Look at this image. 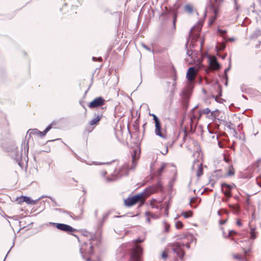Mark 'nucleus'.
I'll list each match as a JSON object with an SVG mask.
<instances>
[{
    "label": "nucleus",
    "mask_w": 261,
    "mask_h": 261,
    "mask_svg": "<svg viewBox=\"0 0 261 261\" xmlns=\"http://www.w3.org/2000/svg\"><path fill=\"white\" fill-rule=\"evenodd\" d=\"M137 151L134 150L133 153L132 155V161L131 166L129 167L127 164H124L121 168V169H118L117 174L118 176L121 177L127 174V172L129 170H134L137 163V160L138 157L136 156Z\"/></svg>",
    "instance_id": "1"
},
{
    "label": "nucleus",
    "mask_w": 261,
    "mask_h": 261,
    "mask_svg": "<svg viewBox=\"0 0 261 261\" xmlns=\"http://www.w3.org/2000/svg\"><path fill=\"white\" fill-rule=\"evenodd\" d=\"M196 61L195 59H193L192 61H190L189 64L192 65L194 62V65H203L201 64L202 61H206L208 63V65H220L217 62V58L214 56L206 55L203 57L202 60L196 57Z\"/></svg>",
    "instance_id": "2"
},
{
    "label": "nucleus",
    "mask_w": 261,
    "mask_h": 261,
    "mask_svg": "<svg viewBox=\"0 0 261 261\" xmlns=\"http://www.w3.org/2000/svg\"><path fill=\"white\" fill-rule=\"evenodd\" d=\"M21 146H23V154L27 155L29 151V145L28 143L24 142ZM23 149L22 148L21 152L19 153L17 150H14L11 153V155L16 161L18 163V164L20 166L21 161L22 160V157L23 155Z\"/></svg>",
    "instance_id": "3"
},
{
    "label": "nucleus",
    "mask_w": 261,
    "mask_h": 261,
    "mask_svg": "<svg viewBox=\"0 0 261 261\" xmlns=\"http://www.w3.org/2000/svg\"><path fill=\"white\" fill-rule=\"evenodd\" d=\"M144 193H140L133 196L129 197L124 200V204L127 207L132 206L140 201L143 203L144 201Z\"/></svg>",
    "instance_id": "4"
},
{
    "label": "nucleus",
    "mask_w": 261,
    "mask_h": 261,
    "mask_svg": "<svg viewBox=\"0 0 261 261\" xmlns=\"http://www.w3.org/2000/svg\"><path fill=\"white\" fill-rule=\"evenodd\" d=\"M89 240L88 242L83 244L80 248V252L83 258H85L86 255H90L93 252L94 240Z\"/></svg>",
    "instance_id": "5"
},
{
    "label": "nucleus",
    "mask_w": 261,
    "mask_h": 261,
    "mask_svg": "<svg viewBox=\"0 0 261 261\" xmlns=\"http://www.w3.org/2000/svg\"><path fill=\"white\" fill-rule=\"evenodd\" d=\"M143 250L139 246H136L133 249L129 261H141V255Z\"/></svg>",
    "instance_id": "6"
},
{
    "label": "nucleus",
    "mask_w": 261,
    "mask_h": 261,
    "mask_svg": "<svg viewBox=\"0 0 261 261\" xmlns=\"http://www.w3.org/2000/svg\"><path fill=\"white\" fill-rule=\"evenodd\" d=\"M48 225H53L55 226L57 229L65 231L66 232H71L76 230L75 229L73 228L69 225L65 224L63 223H57L54 222H49Z\"/></svg>",
    "instance_id": "7"
},
{
    "label": "nucleus",
    "mask_w": 261,
    "mask_h": 261,
    "mask_svg": "<svg viewBox=\"0 0 261 261\" xmlns=\"http://www.w3.org/2000/svg\"><path fill=\"white\" fill-rule=\"evenodd\" d=\"M195 67L196 66H191L187 71L186 77L190 83L194 82L196 77L197 69Z\"/></svg>",
    "instance_id": "8"
},
{
    "label": "nucleus",
    "mask_w": 261,
    "mask_h": 261,
    "mask_svg": "<svg viewBox=\"0 0 261 261\" xmlns=\"http://www.w3.org/2000/svg\"><path fill=\"white\" fill-rule=\"evenodd\" d=\"M51 128L52 124H51L49 125L43 132H41L37 128L30 129L28 131V134H29L30 136H31V135H33L36 136H39L41 137H44Z\"/></svg>",
    "instance_id": "9"
},
{
    "label": "nucleus",
    "mask_w": 261,
    "mask_h": 261,
    "mask_svg": "<svg viewBox=\"0 0 261 261\" xmlns=\"http://www.w3.org/2000/svg\"><path fill=\"white\" fill-rule=\"evenodd\" d=\"M106 100L101 96H99L94 99L88 105V107L91 108H96L104 105Z\"/></svg>",
    "instance_id": "10"
},
{
    "label": "nucleus",
    "mask_w": 261,
    "mask_h": 261,
    "mask_svg": "<svg viewBox=\"0 0 261 261\" xmlns=\"http://www.w3.org/2000/svg\"><path fill=\"white\" fill-rule=\"evenodd\" d=\"M154 133L163 139L165 140L167 138L166 131L162 128L161 123L155 125Z\"/></svg>",
    "instance_id": "11"
},
{
    "label": "nucleus",
    "mask_w": 261,
    "mask_h": 261,
    "mask_svg": "<svg viewBox=\"0 0 261 261\" xmlns=\"http://www.w3.org/2000/svg\"><path fill=\"white\" fill-rule=\"evenodd\" d=\"M44 196H41L36 200H32L30 197L27 196H21L18 197L16 200L18 201V202L20 203L22 202H25L26 203L31 205H35L36 204L37 202L40 200Z\"/></svg>",
    "instance_id": "12"
},
{
    "label": "nucleus",
    "mask_w": 261,
    "mask_h": 261,
    "mask_svg": "<svg viewBox=\"0 0 261 261\" xmlns=\"http://www.w3.org/2000/svg\"><path fill=\"white\" fill-rule=\"evenodd\" d=\"M202 164L199 161L195 160L192 166V170H196V175L200 177L203 174Z\"/></svg>",
    "instance_id": "13"
},
{
    "label": "nucleus",
    "mask_w": 261,
    "mask_h": 261,
    "mask_svg": "<svg viewBox=\"0 0 261 261\" xmlns=\"http://www.w3.org/2000/svg\"><path fill=\"white\" fill-rule=\"evenodd\" d=\"M181 247V243H177L173 248V251L176 253L177 255H178L180 259H182L185 255V252Z\"/></svg>",
    "instance_id": "14"
},
{
    "label": "nucleus",
    "mask_w": 261,
    "mask_h": 261,
    "mask_svg": "<svg viewBox=\"0 0 261 261\" xmlns=\"http://www.w3.org/2000/svg\"><path fill=\"white\" fill-rule=\"evenodd\" d=\"M195 27H193L189 33V37L191 39V41L190 43V45H192L193 47H194V43L195 41L197 40V39L199 38V30H198V32L196 33H194L192 32L194 30Z\"/></svg>",
    "instance_id": "15"
},
{
    "label": "nucleus",
    "mask_w": 261,
    "mask_h": 261,
    "mask_svg": "<svg viewBox=\"0 0 261 261\" xmlns=\"http://www.w3.org/2000/svg\"><path fill=\"white\" fill-rule=\"evenodd\" d=\"M222 191L225 196L228 197H230L231 187L230 185L226 184H222L221 185Z\"/></svg>",
    "instance_id": "16"
},
{
    "label": "nucleus",
    "mask_w": 261,
    "mask_h": 261,
    "mask_svg": "<svg viewBox=\"0 0 261 261\" xmlns=\"http://www.w3.org/2000/svg\"><path fill=\"white\" fill-rule=\"evenodd\" d=\"M162 184L159 181L154 187H149L148 189H147L146 190H149V193L148 194H150L151 193H154L157 192L158 191L161 190L162 189Z\"/></svg>",
    "instance_id": "17"
},
{
    "label": "nucleus",
    "mask_w": 261,
    "mask_h": 261,
    "mask_svg": "<svg viewBox=\"0 0 261 261\" xmlns=\"http://www.w3.org/2000/svg\"><path fill=\"white\" fill-rule=\"evenodd\" d=\"M102 116V114H97L94 118H93L89 122V124L91 125L96 124L101 119Z\"/></svg>",
    "instance_id": "18"
},
{
    "label": "nucleus",
    "mask_w": 261,
    "mask_h": 261,
    "mask_svg": "<svg viewBox=\"0 0 261 261\" xmlns=\"http://www.w3.org/2000/svg\"><path fill=\"white\" fill-rule=\"evenodd\" d=\"M219 112L218 110L211 112L210 114L208 115V118L214 120L219 116Z\"/></svg>",
    "instance_id": "19"
},
{
    "label": "nucleus",
    "mask_w": 261,
    "mask_h": 261,
    "mask_svg": "<svg viewBox=\"0 0 261 261\" xmlns=\"http://www.w3.org/2000/svg\"><path fill=\"white\" fill-rule=\"evenodd\" d=\"M182 215L185 218H188L192 216V212L191 211L185 212L182 213Z\"/></svg>",
    "instance_id": "20"
},
{
    "label": "nucleus",
    "mask_w": 261,
    "mask_h": 261,
    "mask_svg": "<svg viewBox=\"0 0 261 261\" xmlns=\"http://www.w3.org/2000/svg\"><path fill=\"white\" fill-rule=\"evenodd\" d=\"M197 200V198L195 197H193L191 198L190 201V204L192 207L196 208L197 207L196 205H195L194 203L196 202Z\"/></svg>",
    "instance_id": "21"
},
{
    "label": "nucleus",
    "mask_w": 261,
    "mask_h": 261,
    "mask_svg": "<svg viewBox=\"0 0 261 261\" xmlns=\"http://www.w3.org/2000/svg\"><path fill=\"white\" fill-rule=\"evenodd\" d=\"M230 69V66H229L228 68H226L224 70V76L226 79V83H225V86L227 85V80H228V76H227V72H228Z\"/></svg>",
    "instance_id": "22"
},
{
    "label": "nucleus",
    "mask_w": 261,
    "mask_h": 261,
    "mask_svg": "<svg viewBox=\"0 0 261 261\" xmlns=\"http://www.w3.org/2000/svg\"><path fill=\"white\" fill-rule=\"evenodd\" d=\"M150 115L152 116L153 117V120L154 121L155 125L161 123L159 119L158 118V117L155 114H150Z\"/></svg>",
    "instance_id": "23"
},
{
    "label": "nucleus",
    "mask_w": 261,
    "mask_h": 261,
    "mask_svg": "<svg viewBox=\"0 0 261 261\" xmlns=\"http://www.w3.org/2000/svg\"><path fill=\"white\" fill-rule=\"evenodd\" d=\"M255 229V228H251L250 239H255L256 238Z\"/></svg>",
    "instance_id": "24"
},
{
    "label": "nucleus",
    "mask_w": 261,
    "mask_h": 261,
    "mask_svg": "<svg viewBox=\"0 0 261 261\" xmlns=\"http://www.w3.org/2000/svg\"><path fill=\"white\" fill-rule=\"evenodd\" d=\"M110 213L111 212L109 211L103 214L102 218V220L103 222L105 221L107 219Z\"/></svg>",
    "instance_id": "25"
},
{
    "label": "nucleus",
    "mask_w": 261,
    "mask_h": 261,
    "mask_svg": "<svg viewBox=\"0 0 261 261\" xmlns=\"http://www.w3.org/2000/svg\"><path fill=\"white\" fill-rule=\"evenodd\" d=\"M225 44L224 43H222L220 44L218 46H217V48L219 50H222L225 48Z\"/></svg>",
    "instance_id": "26"
},
{
    "label": "nucleus",
    "mask_w": 261,
    "mask_h": 261,
    "mask_svg": "<svg viewBox=\"0 0 261 261\" xmlns=\"http://www.w3.org/2000/svg\"><path fill=\"white\" fill-rule=\"evenodd\" d=\"M211 110L209 109L208 108H205V109H203V110H202L201 113L202 114H207V115H210V113H211Z\"/></svg>",
    "instance_id": "27"
},
{
    "label": "nucleus",
    "mask_w": 261,
    "mask_h": 261,
    "mask_svg": "<svg viewBox=\"0 0 261 261\" xmlns=\"http://www.w3.org/2000/svg\"><path fill=\"white\" fill-rule=\"evenodd\" d=\"M156 202L155 199H152L150 202V205L152 208H158V206L155 204V202Z\"/></svg>",
    "instance_id": "28"
},
{
    "label": "nucleus",
    "mask_w": 261,
    "mask_h": 261,
    "mask_svg": "<svg viewBox=\"0 0 261 261\" xmlns=\"http://www.w3.org/2000/svg\"><path fill=\"white\" fill-rule=\"evenodd\" d=\"M175 226L177 229H180L182 227L183 224L180 221H177L175 223Z\"/></svg>",
    "instance_id": "29"
},
{
    "label": "nucleus",
    "mask_w": 261,
    "mask_h": 261,
    "mask_svg": "<svg viewBox=\"0 0 261 261\" xmlns=\"http://www.w3.org/2000/svg\"><path fill=\"white\" fill-rule=\"evenodd\" d=\"M181 94L183 96L187 98L189 96V92L188 91V90H184L182 91Z\"/></svg>",
    "instance_id": "30"
},
{
    "label": "nucleus",
    "mask_w": 261,
    "mask_h": 261,
    "mask_svg": "<svg viewBox=\"0 0 261 261\" xmlns=\"http://www.w3.org/2000/svg\"><path fill=\"white\" fill-rule=\"evenodd\" d=\"M141 45H142V46L144 49H145L146 50H148V51H150V52H153V50H152L150 48H149V47H148L146 45H145V44H144V43H142Z\"/></svg>",
    "instance_id": "31"
},
{
    "label": "nucleus",
    "mask_w": 261,
    "mask_h": 261,
    "mask_svg": "<svg viewBox=\"0 0 261 261\" xmlns=\"http://www.w3.org/2000/svg\"><path fill=\"white\" fill-rule=\"evenodd\" d=\"M218 32L221 34V35H223L226 34L227 30H222L220 29H218Z\"/></svg>",
    "instance_id": "32"
},
{
    "label": "nucleus",
    "mask_w": 261,
    "mask_h": 261,
    "mask_svg": "<svg viewBox=\"0 0 261 261\" xmlns=\"http://www.w3.org/2000/svg\"><path fill=\"white\" fill-rule=\"evenodd\" d=\"M165 167V164H162V166L158 169V172L159 174H161L162 171L164 170Z\"/></svg>",
    "instance_id": "33"
},
{
    "label": "nucleus",
    "mask_w": 261,
    "mask_h": 261,
    "mask_svg": "<svg viewBox=\"0 0 261 261\" xmlns=\"http://www.w3.org/2000/svg\"><path fill=\"white\" fill-rule=\"evenodd\" d=\"M168 145H169V143L166 144V149L164 151L161 152V153L163 155H165V154H166L168 153Z\"/></svg>",
    "instance_id": "34"
},
{
    "label": "nucleus",
    "mask_w": 261,
    "mask_h": 261,
    "mask_svg": "<svg viewBox=\"0 0 261 261\" xmlns=\"http://www.w3.org/2000/svg\"><path fill=\"white\" fill-rule=\"evenodd\" d=\"M234 171H233V169H230L229 171L227 173V175L228 176H232V175H234Z\"/></svg>",
    "instance_id": "35"
},
{
    "label": "nucleus",
    "mask_w": 261,
    "mask_h": 261,
    "mask_svg": "<svg viewBox=\"0 0 261 261\" xmlns=\"http://www.w3.org/2000/svg\"><path fill=\"white\" fill-rule=\"evenodd\" d=\"M181 245L182 246V247H186L187 248H190V243H187V244H185L184 243H181Z\"/></svg>",
    "instance_id": "36"
},
{
    "label": "nucleus",
    "mask_w": 261,
    "mask_h": 261,
    "mask_svg": "<svg viewBox=\"0 0 261 261\" xmlns=\"http://www.w3.org/2000/svg\"><path fill=\"white\" fill-rule=\"evenodd\" d=\"M167 257V254L165 252H163L162 254V258L163 259H166Z\"/></svg>",
    "instance_id": "37"
},
{
    "label": "nucleus",
    "mask_w": 261,
    "mask_h": 261,
    "mask_svg": "<svg viewBox=\"0 0 261 261\" xmlns=\"http://www.w3.org/2000/svg\"><path fill=\"white\" fill-rule=\"evenodd\" d=\"M233 257L234 258H235L236 259H239V260H241L243 259V258L241 256H239L238 255H233Z\"/></svg>",
    "instance_id": "38"
},
{
    "label": "nucleus",
    "mask_w": 261,
    "mask_h": 261,
    "mask_svg": "<svg viewBox=\"0 0 261 261\" xmlns=\"http://www.w3.org/2000/svg\"><path fill=\"white\" fill-rule=\"evenodd\" d=\"M236 232L233 231V230H230L229 232V233H228V237H230L231 236L232 234H234L236 233Z\"/></svg>",
    "instance_id": "39"
},
{
    "label": "nucleus",
    "mask_w": 261,
    "mask_h": 261,
    "mask_svg": "<svg viewBox=\"0 0 261 261\" xmlns=\"http://www.w3.org/2000/svg\"><path fill=\"white\" fill-rule=\"evenodd\" d=\"M186 8L190 11V12H192V8L191 6H189V5H187L186 6Z\"/></svg>",
    "instance_id": "40"
},
{
    "label": "nucleus",
    "mask_w": 261,
    "mask_h": 261,
    "mask_svg": "<svg viewBox=\"0 0 261 261\" xmlns=\"http://www.w3.org/2000/svg\"><path fill=\"white\" fill-rule=\"evenodd\" d=\"M176 16H174V19H173V24L174 28L175 27V22H176Z\"/></svg>",
    "instance_id": "41"
},
{
    "label": "nucleus",
    "mask_w": 261,
    "mask_h": 261,
    "mask_svg": "<svg viewBox=\"0 0 261 261\" xmlns=\"http://www.w3.org/2000/svg\"><path fill=\"white\" fill-rule=\"evenodd\" d=\"M226 221V220H220L219 223H220V224L221 225H222V224H224L225 223Z\"/></svg>",
    "instance_id": "42"
},
{
    "label": "nucleus",
    "mask_w": 261,
    "mask_h": 261,
    "mask_svg": "<svg viewBox=\"0 0 261 261\" xmlns=\"http://www.w3.org/2000/svg\"><path fill=\"white\" fill-rule=\"evenodd\" d=\"M135 241L136 243H141L143 241V240H141V239H136Z\"/></svg>",
    "instance_id": "43"
},
{
    "label": "nucleus",
    "mask_w": 261,
    "mask_h": 261,
    "mask_svg": "<svg viewBox=\"0 0 261 261\" xmlns=\"http://www.w3.org/2000/svg\"><path fill=\"white\" fill-rule=\"evenodd\" d=\"M200 50H201V49H202V46L203 45V44L204 43V40H201L200 42Z\"/></svg>",
    "instance_id": "44"
},
{
    "label": "nucleus",
    "mask_w": 261,
    "mask_h": 261,
    "mask_svg": "<svg viewBox=\"0 0 261 261\" xmlns=\"http://www.w3.org/2000/svg\"><path fill=\"white\" fill-rule=\"evenodd\" d=\"M259 177H257V179H256V180H257V185H258L260 187H261V182H260L259 181V180H259Z\"/></svg>",
    "instance_id": "45"
},
{
    "label": "nucleus",
    "mask_w": 261,
    "mask_h": 261,
    "mask_svg": "<svg viewBox=\"0 0 261 261\" xmlns=\"http://www.w3.org/2000/svg\"><path fill=\"white\" fill-rule=\"evenodd\" d=\"M209 67H215L213 69H215V70L219 69L220 68V66H209Z\"/></svg>",
    "instance_id": "46"
},
{
    "label": "nucleus",
    "mask_w": 261,
    "mask_h": 261,
    "mask_svg": "<svg viewBox=\"0 0 261 261\" xmlns=\"http://www.w3.org/2000/svg\"><path fill=\"white\" fill-rule=\"evenodd\" d=\"M193 53H192L190 55V51L188 50L187 51V54L189 55V57L191 58V59H192L193 58V57L192 56H191V55Z\"/></svg>",
    "instance_id": "47"
},
{
    "label": "nucleus",
    "mask_w": 261,
    "mask_h": 261,
    "mask_svg": "<svg viewBox=\"0 0 261 261\" xmlns=\"http://www.w3.org/2000/svg\"><path fill=\"white\" fill-rule=\"evenodd\" d=\"M237 224L239 226H241L242 225V223L241 222V221L240 220H238L237 221Z\"/></svg>",
    "instance_id": "48"
},
{
    "label": "nucleus",
    "mask_w": 261,
    "mask_h": 261,
    "mask_svg": "<svg viewBox=\"0 0 261 261\" xmlns=\"http://www.w3.org/2000/svg\"><path fill=\"white\" fill-rule=\"evenodd\" d=\"M56 210L59 211V212H63L64 213H68L67 212L64 211L62 209L57 208Z\"/></svg>",
    "instance_id": "49"
},
{
    "label": "nucleus",
    "mask_w": 261,
    "mask_h": 261,
    "mask_svg": "<svg viewBox=\"0 0 261 261\" xmlns=\"http://www.w3.org/2000/svg\"><path fill=\"white\" fill-rule=\"evenodd\" d=\"M145 215L147 216V217H149L150 216V214L149 212H146L145 213Z\"/></svg>",
    "instance_id": "50"
},
{
    "label": "nucleus",
    "mask_w": 261,
    "mask_h": 261,
    "mask_svg": "<svg viewBox=\"0 0 261 261\" xmlns=\"http://www.w3.org/2000/svg\"><path fill=\"white\" fill-rule=\"evenodd\" d=\"M215 100H216V101L219 102V100H220V98L219 97H218V96H216Z\"/></svg>",
    "instance_id": "51"
},
{
    "label": "nucleus",
    "mask_w": 261,
    "mask_h": 261,
    "mask_svg": "<svg viewBox=\"0 0 261 261\" xmlns=\"http://www.w3.org/2000/svg\"><path fill=\"white\" fill-rule=\"evenodd\" d=\"M93 164L95 165H102V164H103L104 163L93 162Z\"/></svg>",
    "instance_id": "52"
},
{
    "label": "nucleus",
    "mask_w": 261,
    "mask_h": 261,
    "mask_svg": "<svg viewBox=\"0 0 261 261\" xmlns=\"http://www.w3.org/2000/svg\"><path fill=\"white\" fill-rule=\"evenodd\" d=\"M106 173H107V172H106V171H102L101 172V175H103V176H104V175H106Z\"/></svg>",
    "instance_id": "53"
},
{
    "label": "nucleus",
    "mask_w": 261,
    "mask_h": 261,
    "mask_svg": "<svg viewBox=\"0 0 261 261\" xmlns=\"http://www.w3.org/2000/svg\"><path fill=\"white\" fill-rule=\"evenodd\" d=\"M234 38H229V39H228V40H227V41H234Z\"/></svg>",
    "instance_id": "54"
},
{
    "label": "nucleus",
    "mask_w": 261,
    "mask_h": 261,
    "mask_svg": "<svg viewBox=\"0 0 261 261\" xmlns=\"http://www.w3.org/2000/svg\"><path fill=\"white\" fill-rule=\"evenodd\" d=\"M97 215H98V210H96L95 211V217H97Z\"/></svg>",
    "instance_id": "55"
},
{
    "label": "nucleus",
    "mask_w": 261,
    "mask_h": 261,
    "mask_svg": "<svg viewBox=\"0 0 261 261\" xmlns=\"http://www.w3.org/2000/svg\"><path fill=\"white\" fill-rule=\"evenodd\" d=\"M241 89L242 91H243V92L244 91V85H243L241 86Z\"/></svg>",
    "instance_id": "56"
},
{
    "label": "nucleus",
    "mask_w": 261,
    "mask_h": 261,
    "mask_svg": "<svg viewBox=\"0 0 261 261\" xmlns=\"http://www.w3.org/2000/svg\"><path fill=\"white\" fill-rule=\"evenodd\" d=\"M146 221H147L148 223H150V220L149 218H147V220H146Z\"/></svg>",
    "instance_id": "57"
},
{
    "label": "nucleus",
    "mask_w": 261,
    "mask_h": 261,
    "mask_svg": "<svg viewBox=\"0 0 261 261\" xmlns=\"http://www.w3.org/2000/svg\"><path fill=\"white\" fill-rule=\"evenodd\" d=\"M169 227V226H166V227L165 230H166V231H168Z\"/></svg>",
    "instance_id": "58"
},
{
    "label": "nucleus",
    "mask_w": 261,
    "mask_h": 261,
    "mask_svg": "<svg viewBox=\"0 0 261 261\" xmlns=\"http://www.w3.org/2000/svg\"><path fill=\"white\" fill-rule=\"evenodd\" d=\"M122 217V216H114V218H118V217Z\"/></svg>",
    "instance_id": "59"
},
{
    "label": "nucleus",
    "mask_w": 261,
    "mask_h": 261,
    "mask_svg": "<svg viewBox=\"0 0 261 261\" xmlns=\"http://www.w3.org/2000/svg\"><path fill=\"white\" fill-rule=\"evenodd\" d=\"M96 59V58L95 57H93V58H92V60H93V61H94Z\"/></svg>",
    "instance_id": "60"
},
{
    "label": "nucleus",
    "mask_w": 261,
    "mask_h": 261,
    "mask_svg": "<svg viewBox=\"0 0 261 261\" xmlns=\"http://www.w3.org/2000/svg\"><path fill=\"white\" fill-rule=\"evenodd\" d=\"M86 260L88 261V260H90V258L89 257H88L87 259H86Z\"/></svg>",
    "instance_id": "61"
},
{
    "label": "nucleus",
    "mask_w": 261,
    "mask_h": 261,
    "mask_svg": "<svg viewBox=\"0 0 261 261\" xmlns=\"http://www.w3.org/2000/svg\"><path fill=\"white\" fill-rule=\"evenodd\" d=\"M243 97L244 98H246V99L247 98H246V96H245L244 95H243Z\"/></svg>",
    "instance_id": "62"
},
{
    "label": "nucleus",
    "mask_w": 261,
    "mask_h": 261,
    "mask_svg": "<svg viewBox=\"0 0 261 261\" xmlns=\"http://www.w3.org/2000/svg\"><path fill=\"white\" fill-rule=\"evenodd\" d=\"M209 133H210V134H212L213 133V132H212V131H211V130H209Z\"/></svg>",
    "instance_id": "63"
},
{
    "label": "nucleus",
    "mask_w": 261,
    "mask_h": 261,
    "mask_svg": "<svg viewBox=\"0 0 261 261\" xmlns=\"http://www.w3.org/2000/svg\"><path fill=\"white\" fill-rule=\"evenodd\" d=\"M224 159H225V161L228 162L227 159H226L225 158H224Z\"/></svg>",
    "instance_id": "64"
}]
</instances>
